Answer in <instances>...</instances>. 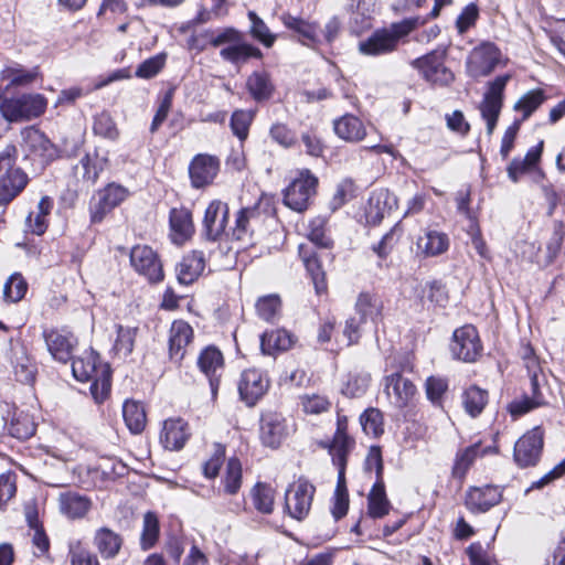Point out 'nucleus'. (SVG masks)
Returning <instances> with one entry per match:
<instances>
[{
    "mask_svg": "<svg viewBox=\"0 0 565 565\" xmlns=\"http://www.w3.org/2000/svg\"><path fill=\"white\" fill-rule=\"evenodd\" d=\"M426 22V18L415 15L376 29L370 36L359 42V52L367 56L392 54L397 51L401 44L407 42L411 33Z\"/></svg>",
    "mask_w": 565,
    "mask_h": 565,
    "instance_id": "nucleus-1",
    "label": "nucleus"
},
{
    "mask_svg": "<svg viewBox=\"0 0 565 565\" xmlns=\"http://www.w3.org/2000/svg\"><path fill=\"white\" fill-rule=\"evenodd\" d=\"M72 372L79 382H92L90 394L96 403L107 399L111 388V370L100 361L99 355L90 350L73 360Z\"/></svg>",
    "mask_w": 565,
    "mask_h": 565,
    "instance_id": "nucleus-2",
    "label": "nucleus"
},
{
    "mask_svg": "<svg viewBox=\"0 0 565 565\" xmlns=\"http://www.w3.org/2000/svg\"><path fill=\"white\" fill-rule=\"evenodd\" d=\"M17 148L7 146L0 152V206L11 203L25 189L29 175L15 166Z\"/></svg>",
    "mask_w": 565,
    "mask_h": 565,
    "instance_id": "nucleus-3",
    "label": "nucleus"
},
{
    "mask_svg": "<svg viewBox=\"0 0 565 565\" xmlns=\"http://www.w3.org/2000/svg\"><path fill=\"white\" fill-rule=\"evenodd\" d=\"M209 43L213 47L223 46L220 51V56L235 65L244 64L252 57H262L260 50L247 43L242 33L233 28L211 33Z\"/></svg>",
    "mask_w": 565,
    "mask_h": 565,
    "instance_id": "nucleus-4",
    "label": "nucleus"
},
{
    "mask_svg": "<svg viewBox=\"0 0 565 565\" xmlns=\"http://www.w3.org/2000/svg\"><path fill=\"white\" fill-rule=\"evenodd\" d=\"M46 108V100L40 94H23L6 97L0 102V114L9 122L30 120L39 117Z\"/></svg>",
    "mask_w": 565,
    "mask_h": 565,
    "instance_id": "nucleus-5",
    "label": "nucleus"
},
{
    "mask_svg": "<svg viewBox=\"0 0 565 565\" xmlns=\"http://www.w3.org/2000/svg\"><path fill=\"white\" fill-rule=\"evenodd\" d=\"M511 76L509 74L501 75L490 82L484 93L483 99L479 106L482 119L487 124L488 135H492L503 105V92Z\"/></svg>",
    "mask_w": 565,
    "mask_h": 565,
    "instance_id": "nucleus-6",
    "label": "nucleus"
},
{
    "mask_svg": "<svg viewBox=\"0 0 565 565\" xmlns=\"http://www.w3.org/2000/svg\"><path fill=\"white\" fill-rule=\"evenodd\" d=\"M502 63V53L492 42H482L473 47L467 58V73L479 78L490 75Z\"/></svg>",
    "mask_w": 565,
    "mask_h": 565,
    "instance_id": "nucleus-7",
    "label": "nucleus"
},
{
    "mask_svg": "<svg viewBox=\"0 0 565 565\" xmlns=\"http://www.w3.org/2000/svg\"><path fill=\"white\" fill-rule=\"evenodd\" d=\"M315 491L313 484L302 478L290 484L285 494V508L288 514L298 521L303 520L311 509Z\"/></svg>",
    "mask_w": 565,
    "mask_h": 565,
    "instance_id": "nucleus-8",
    "label": "nucleus"
},
{
    "mask_svg": "<svg viewBox=\"0 0 565 565\" xmlns=\"http://www.w3.org/2000/svg\"><path fill=\"white\" fill-rule=\"evenodd\" d=\"M450 351L455 359L475 362L482 353V344L477 329L471 324L458 328L452 333Z\"/></svg>",
    "mask_w": 565,
    "mask_h": 565,
    "instance_id": "nucleus-9",
    "label": "nucleus"
},
{
    "mask_svg": "<svg viewBox=\"0 0 565 565\" xmlns=\"http://www.w3.org/2000/svg\"><path fill=\"white\" fill-rule=\"evenodd\" d=\"M129 191L115 182L98 190L90 200L89 213L93 223H100L105 216L124 202Z\"/></svg>",
    "mask_w": 565,
    "mask_h": 565,
    "instance_id": "nucleus-10",
    "label": "nucleus"
},
{
    "mask_svg": "<svg viewBox=\"0 0 565 565\" xmlns=\"http://www.w3.org/2000/svg\"><path fill=\"white\" fill-rule=\"evenodd\" d=\"M318 179L308 170L300 172L285 190L284 202L287 206L297 212L308 207L310 199L315 195Z\"/></svg>",
    "mask_w": 565,
    "mask_h": 565,
    "instance_id": "nucleus-11",
    "label": "nucleus"
},
{
    "mask_svg": "<svg viewBox=\"0 0 565 565\" xmlns=\"http://www.w3.org/2000/svg\"><path fill=\"white\" fill-rule=\"evenodd\" d=\"M445 51H433L429 54L413 61L423 77L436 85H448L454 81L452 72L445 66Z\"/></svg>",
    "mask_w": 565,
    "mask_h": 565,
    "instance_id": "nucleus-12",
    "label": "nucleus"
},
{
    "mask_svg": "<svg viewBox=\"0 0 565 565\" xmlns=\"http://www.w3.org/2000/svg\"><path fill=\"white\" fill-rule=\"evenodd\" d=\"M130 264L134 269L150 282L163 280L164 274L157 253L147 245H136L130 250Z\"/></svg>",
    "mask_w": 565,
    "mask_h": 565,
    "instance_id": "nucleus-13",
    "label": "nucleus"
},
{
    "mask_svg": "<svg viewBox=\"0 0 565 565\" xmlns=\"http://www.w3.org/2000/svg\"><path fill=\"white\" fill-rule=\"evenodd\" d=\"M543 431L535 427L525 433L514 445V461L521 468L535 466L543 449Z\"/></svg>",
    "mask_w": 565,
    "mask_h": 565,
    "instance_id": "nucleus-14",
    "label": "nucleus"
},
{
    "mask_svg": "<svg viewBox=\"0 0 565 565\" xmlns=\"http://www.w3.org/2000/svg\"><path fill=\"white\" fill-rule=\"evenodd\" d=\"M268 387L269 380L260 370L252 367L243 371L238 382V392L247 406H254Z\"/></svg>",
    "mask_w": 565,
    "mask_h": 565,
    "instance_id": "nucleus-15",
    "label": "nucleus"
},
{
    "mask_svg": "<svg viewBox=\"0 0 565 565\" xmlns=\"http://www.w3.org/2000/svg\"><path fill=\"white\" fill-rule=\"evenodd\" d=\"M43 338L54 360L66 363L72 359L77 345V339L72 332L64 329L44 330Z\"/></svg>",
    "mask_w": 565,
    "mask_h": 565,
    "instance_id": "nucleus-16",
    "label": "nucleus"
},
{
    "mask_svg": "<svg viewBox=\"0 0 565 565\" xmlns=\"http://www.w3.org/2000/svg\"><path fill=\"white\" fill-rule=\"evenodd\" d=\"M220 170V160L217 157L199 153L189 166V175L193 188L200 189L213 182Z\"/></svg>",
    "mask_w": 565,
    "mask_h": 565,
    "instance_id": "nucleus-17",
    "label": "nucleus"
},
{
    "mask_svg": "<svg viewBox=\"0 0 565 565\" xmlns=\"http://www.w3.org/2000/svg\"><path fill=\"white\" fill-rule=\"evenodd\" d=\"M280 20L282 24L297 36V40L301 44L309 47H316L322 44L320 26L317 22L305 20L290 13H282Z\"/></svg>",
    "mask_w": 565,
    "mask_h": 565,
    "instance_id": "nucleus-18",
    "label": "nucleus"
},
{
    "mask_svg": "<svg viewBox=\"0 0 565 565\" xmlns=\"http://www.w3.org/2000/svg\"><path fill=\"white\" fill-rule=\"evenodd\" d=\"M228 221V206L226 203L214 200L205 210L204 215V234L210 241H217L223 235H227L226 232Z\"/></svg>",
    "mask_w": 565,
    "mask_h": 565,
    "instance_id": "nucleus-19",
    "label": "nucleus"
},
{
    "mask_svg": "<svg viewBox=\"0 0 565 565\" xmlns=\"http://www.w3.org/2000/svg\"><path fill=\"white\" fill-rule=\"evenodd\" d=\"M352 440L342 430L341 423L339 422L338 430L334 436L333 443L330 447V455L332 456L333 463L338 467V483L334 493L348 494L345 486V467H347V455Z\"/></svg>",
    "mask_w": 565,
    "mask_h": 565,
    "instance_id": "nucleus-20",
    "label": "nucleus"
},
{
    "mask_svg": "<svg viewBox=\"0 0 565 565\" xmlns=\"http://www.w3.org/2000/svg\"><path fill=\"white\" fill-rule=\"evenodd\" d=\"M502 500V490L497 486L472 487L467 491L466 505L475 513H483Z\"/></svg>",
    "mask_w": 565,
    "mask_h": 565,
    "instance_id": "nucleus-21",
    "label": "nucleus"
},
{
    "mask_svg": "<svg viewBox=\"0 0 565 565\" xmlns=\"http://www.w3.org/2000/svg\"><path fill=\"white\" fill-rule=\"evenodd\" d=\"M198 365L209 379L212 394L216 395L224 367L223 354L215 347H207L200 353Z\"/></svg>",
    "mask_w": 565,
    "mask_h": 565,
    "instance_id": "nucleus-22",
    "label": "nucleus"
},
{
    "mask_svg": "<svg viewBox=\"0 0 565 565\" xmlns=\"http://www.w3.org/2000/svg\"><path fill=\"white\" fill-rule=\"evenodd\" d=\"M384 386V391L391 404L398 408L406 406L416 392L413 382L401 373L387 375Z\"/></svg>",
    "mask_w": 565,
    "mask_h": 565,
    "instance_id": "nucleus-23",
    "label": "nucleus"
},
{
    "mask_svg": "<svg viewBox=\"0 0 565 565\" xmlns=\"http://www.w3.org/2000/svg\"><path fill=\"white\" fill-rule=\"evenodd\" d=\"M193 339V329L184 320H175L169 330V355L177 363L181 362L186 348Z\"/></svg>",
    "mask_w": 565,
    "mask_h": 565,
    "instance_id": "nucleus-24",
    "label": "nucleus"
},
{
    "mask_svg": "<svg viewBox=\"0 0 565 565\" xmlns=\"http://www.w3.org/2000/svg\"><path fill=\"white\" fill-rule=\"evenodd\" d=\"M190 437L189 426L182 418H168L160 433L161 445L172 451L182 449Z\"/></svg>",
    "mask_w": 565,
    "mask_h": 565,
    "instance_id": "nucleus-25",
    "label": "nucleus"
},
{
    "mask_svg": "<svg viewBox=\"0 0 565 565\" xmlns=\"http://www.w3.org/2000/svg\"><path fill=\"white\" fill-rule=\"evenodd\" d=\"M170 230L173 243L183 244L194 232L192 214L185 207H174L170 211Z\"/></svg>",
    "mask_w": 565,
    "mask_h": 565,
    "instance_id": "nucleus-26",
    "label": "nucleus"
},
{
    "mask_svg": "<svg viewBox=\"0 0 565 565\" xmlns=\"http://www.w3.org/2000/svg\"><path fill=\"white\" fill-rule=\"evenodd\" d=\"M397 204L396 196L388 190H379L372 193L369 199V206L366 210V218L369 223H380L385 213L394 209Z\"/></svg>",
    "mask_w": 565,
    "mask_h": 565,
    "instance_id": "nucleus-27",
    "label": "nucleus"
},
{
    "mask_svg": "<svg viewBox=\"0 0 565 565\" xmlns=\"http://www.w3.org/2000/svg\"><path fill=\"white\" fill-rule=\"evenodd\" d=\"M205 267V258L202 252L193 250L185 255L177 266V278L182 285L195 281Z\"/></svg>",
    "mask_w": 565,
    "mask_h": 565,
    "instance_id": "nucleus-28",
    "label": "nucleus"
},
{
    "mask_svg": "<svg viewBox=\"0 0 565 565\" xmlns=\"http://www.w3.org/2000/svg\"><path fill=\"white\" fill-rule=\"evenodd\" d=\"M333 129L339 138L350 142L361 141L366 135L361 119L350 114L335 119Z\"/></svg>",
    "mask_w": 565,
    "mask_h": 565,
    "instance_id": "nucleus-29",
    "label": "nucleus"
},
{
    "mask_svg": "<svg viewBox=\"0 0 565 565\" xmlns=\"http://www.w3.org/2000/svg\"><path fill=\"white\" fill-rule=\"evenodd\" d=\"M58 504L61 512L68 519H81L87 514L92 502L77 492L67 491L60 494Z\"/></svg>",
    "mask_w": 565,
    "mask_h": 565,
    "instance_id": "nucleus-30",
    "label": "nucleus"
},
{
    "mask_svg": "<svg viewBox=\"0 0 565 565\" xmlns=\"http://www.w3.org/2000/svg\"><path fill=\"white\" fill-rule=\"evenodd\" d=\"M449 248V237L447 234L430 230L427 231L417 241V249L425 257H435L444 254Z\"/></svg>",
    "mask_w": 565,
    "mask_h": 565,
    "instance_id": "nucleus-31",
    "label": "nucleus"
},
{
    "mask_svg": "<svg viewBox=\"0 0 565 565\" xmlns=\"http://www.w3.org/2000/svg\"><path fill=\"white\" fill-rule=\"evenodd\" d=\"M383 308L382 299L374 294L361 292L358 296L355 313L361 316V321L370 320L373 323H377L382 319Z\"/></svg>",
    "mask_w": 565,
    "mask_h": 565,
    "instance_id": "nucleus-32",
    "label": "nucleus"
},
{
    "mask_svg": "<svg viewBox=\"0 0 565 565\" xmlns=\"http://www.w3.org/2000/svg\"><path fill=\"white\" fill-rule=\"evenodd\" d=\"M53 209V201L49 196H43L38 206L36 211L29 213L25 218V232L35 235H42L47 228V216Z\"/></svg>",
    "mask_w": 565,
    "mask_h": 565,
    "instance_id": "nucleus-33",
    "label": "nucleus"
},
{
    "mask_svg": "<svg viewBox=\"0 0 565 565\" xmlns=\"http://www.w3.org/2000/svg\"><path fill=\"white\" fill-rule=\"evenodd\" d=\"M246 87L253 99L258 103L268 100L275 90L270 76L266 72H253L246 81Z\"/></svg>",
    "mask_w": 565,
    "mask_h": 565,
    "instance_id": "nucleus-34",
    "label": "nucleus"
},
{
    "mask_svg": "<svg viewBox=\"0 0 565 565\" xmlns=\"http://www.w3.org/2000/svg\"><path fill=\"white\" fill-rule=\"evenodd\" d=\"M107 164V159L100 157L97 152L87 153L79 161V167L76 168V173H82V179L88 185H93L99 178L100 172L104 171Z\"/></svg>",
    "mask_w": 565,
    "mask_h": 565,
    "instance_id": "nucleus-35",
    "label": "nucleus"
},
{
    "mask_svg": "<svg viewBox=\"0 0 565 565\" xmlns=\"http://www.w3.org/2000/svg\"><path fill=\"white\" fill-rule=\"evenodd\" d=\"M12 366L17 381L25 384H30L34 381L36 366L24 348L21 347L13 350Z\"/></svg>",
    "mask_w": 565,
    "mask_h": 565,
    "instance_id": "nucleus-36",
    "label": "nucleus"
},
{
    "mask_svg": "<svg viewBox=\"0 0 565 565\" xmlns=\"http://www.w3.org/2000/svg\"><path fill=\"white\" fill-rule=\"evenodd\" d=\"M383 480H376L367 495V512L373 519H381L390 512Z\"/></svg>",
    "mask_w": 565,
    "mask_h": 565,
    "instance_id": "nucleus-37",
    "label": "nucleus"
},
{
    "mask_svg": "<svg viewBox=\"0 0 565 565\" xmlns=\"http://www.w3.org/2000/svg\"><path fill=\"white\" fill-rule=\"evenodd\" d=\"M122 416L128 429L132 434H140L147 424L143 405L134 399H127L122 406Z\"/></svg>",
    "mask_w": 565,
    "mask_h": 565,
    "instance_id": "nucleus-38",
    "label": "nucleus"
},
{
    "mask_svg": "<svg viewBox=\"0 0 565 565\" xmlns=\"http://www.w3.org/2000/svg\"><path fill=\"white\" fill-rule=\"evenodd\" d=\"M260 216L257 205L242 207L235 217V225L231 228L232 236L236 239L245 238L253 231V224Z\"/></svg>",
    "mask_w": 565,
    "mask_h": 565,
    "instance_id": "nucleus-39",
    "label": "nucleus"
},
{
    "mask_svg": "<svg viewBox=\"0 0 565 565\" xmlns=\"http://www.w3.org/2000/svg\"><path fill=\"white\" fill-rule=\"evenodd\" d=\"M94 543L104 558L115 557L121 547V537L114 531L102 527L94 537Z\"/></svg>",
    "mask_w": 565,
    "mask_h": 565,
    "instance_id": "nucleus-40",
    "label": "nucleus"
},
{
    "mask_svg": "<svg viewBox=\"0 0 565 565\" xmlns=\"http://www.w3.org/2000/svg\"><path fill=\"white\" fill-rule=\"evenodd\" d=\"M24 139L32 153L46 161L56 157L55 147L40 130H26Z\"/></svg>",
    "mask_w": 565,
    "mask_h": 565,
    "instance_id": "nucleus-41",
    "label": "nucleus"
},
{
    "mask_svg": "<svg viewBox=\"0 0 565 565\" xmlns=\"http://www.w3.org/2000/svg\"><path fill=\"white\" fill-rule=\"evenodd\" d=\"M370 382V373L354 370L347 375L341 387V393L348 397H360L367 391Z\"/></svg>",
    "mask_w": 565,
    "mask_h": 565,
    "instance_id": "nucleus-42",
    "label": "nucleus"
},
{
    "mask_svg": "<svg viewBox=\"0 0 565 565\" xmlns=\"http://www.w3.org/2000/svg\"><path fill=\"white\" fill-rule=\"evenodd\" d=\"M292 343V335L286 330L265 332L260 338V348L265 354H271L275 350L286 351Z\"/></svg>",
    "mask_w": 565,
    "mask_h": 565,
    "instance_id": "nucleus-43",
    "label": "nucleus"
},
{
    "mask_svg": "<svg viewBox=\"0 0 565 565\" xmlns=\"http://www.w3.org/2000/svg\"><path fill=\"white\" fill-rule=\"evenodd\" d=\"M487 403L488 392L478 386H470L462 394V405L471 417L479 416Z\"/></svg>",
    "mask_w": 565,
    "mask_h": 565,
    "instance_id": "nucleus-44",
    "label": "nucleus"
},
{
    "mask_svg": "<svg viewBox=\"0 0 565 565\" xmlns=\"http://www.w3.org/2000/svg\"><path fill=\"white\" fill-rule=\"evenodd\" d=\"M250 495L253 505L258 512L270 514L274 511L275 490L270 486L258 482Z\"/></svg>",
    "mask_w": 565,
    "mask_h": 565,
    "instance_id": "nucleus-45",
    "label": "nucleus"
},
{
    "mask_svg": "<svg viewBox=\"0 0 565 565\" xmlns=\"http://www.w3.org/2000/svg\"><path fill=\"white\" fill-rule=\"evenodd\" d=\"M284 436V426L278 419L267 417L260 424V440L270 448H276L280 445Z\"/></svg>",
    "mask_w": 565,
    "mask_h": 565,
    "instance_id": "nucleus-46",
    "label": "nucleus"
},
{
    "mask_svg": "<svg viewBox=\"0 0 565 565\" xmlns=\"http://www.w3.org/2000/svg\"><path fill=\"white\" fill-rule=\"evenodd\" d=\"M160 526L156 513L147 512L143 515L142 532L140 536V545L142 550H149L154 546L159 539Z\"/></svg>",
    "mask_w": 565,
    "mask_h": 565,
    "instance_id": "nucleus-47",
    "label": "nucleus"
},
{
    "mask_svg": "<svg viewBox=\"0 0 565 565\" xmlns=\"http://www.w3.org/2000/svg\"><path fill=\"white\" fill-rule=\"evenodd\" d=\"M35 429L36 426L31 416L21 412L14 414L9 427V433L12 437L18 439H26L34 435Z\"/></svg>",
    "mask_w": 565,
    "mask_h": 565,
    "instance_id": "nucleus-48",
    "label": "nucleus"
},
{
    "mask_svg": "<svg viewBox=\"0 0 565 565\" xmlns=\"http://www.w3.org/2000/svg\"><path fill=\"white\" fill-rule=\"evenodd\" d=\"M331 401L321 394H305L300 396V406L307 415H320L327 413L331 408Z\"/></svg>",
    "mask_w": 565,
    "mask_h": 565,
    "instance_id": "nucleus-49",
    "label": "nucleus"
},
{
    "mask_svg": "<svg viewBox=\"0 0 565 565\" xmlns=\"http://www.w3.org/2000/svg\"><path fill=\"white\" fill-rule=\"evenodd\" d=\"M224 491L227 494H236L242 486V465L237 458H230L223 478Z\"/></svg>",
    "mask_w": 565,
    "mask_h": 565,
    "instance_id": "nucleus-50",
    "label": "nucleus"
},
{
    "mask_svg": "<svg viewBox=\"0 0 565 565\" xmlns=\"http://www.w3.org/2000/svg\"><path fill=\"white\" fill-rule=\"evenodd\" d=\"M545 100L542 89H533L524 94L514 105L516 111L523 113V119L529 118Z\"/></svg>",
    "mask_w": 565,
    "mask_h": 565,
    "instance_id": "nucleus-51",
    "label": "nucleus"
},
{
    "mask_svg": "<svg viewBox=\"0 0 565 565\" xmlns=\"http://www.w3.org/2000/svg\"><path fill=\"white\" fill-rule=\"evenodd\" d=\"M303 263L307 271L309 273L317 295H322L327 291L328 285L326 273L322 269L321 263L316 256L303 257Z\"/></svg>",
    "mask_w": 565,
    "mask_h": 565,
    "instance_id": "nucleus-52",
    "label": "nucleus"
},
{
    "mask_svg": "<svg viewBox=\"0 0 565 565\" xmlns=\"http://www.w3.org/2000/svg\"><path fill=\"white\" fill-rule=\"evenodd\" d=\"M28 290V284L21 274H12L3 287V297L7 301H20Z\"/></svg>",
    "mask_w": 565,
    "mask_h": 565,
    "instance_id": "nucleus-53",
    "label": "nucleus"
},
{
    "mask_svg": "<svg viewBox=\"0 0 565 565\" xmlns=\"http://www.w3.org/2000/svg\"><path fill=\"white\" fill-rule=\"evenodd\" d=\"M136 328L117 327V338L114 344L115 352L120 356L129 355L134 350Z\"/></svg>",
    "mask_w": 565,
    "mask_h": 565,
    "instance_id": "nucleus-54",
    "label": "nucleus"
},
{
    "mask_svg": "<svg viewBox=\"0 0 565 565\" xmlns=\"http://www.w3.org/2000/svg\"><path fill=\"white\" fill-rule=\"evenodd\" d=\"M479 445L475 444L472 446L467 447L465 450L457 455L452 475L456 478H463L470 466L473 463L475 459L479 455Z\"/></svg>",
    "mask_w": 565,
    "mask_h": 565,
    "instance_id": "nucleus-55",
    "label": "nucleus"
},
{
    "mask_svg": "<svg viewBox=\"0 0 565 565\" xmlns=\"http://www.w3.org/2000/svg\"><path fill=\"white\" fill-rule=\"evenodd\" d=\"M365 434L377 437L383 433V415L376 408L366 409L360 417Z\"/></svg>",
    "mask_w": 565,
    "mask_h": 565,
    "instance_id": "nucleus-56",
    "label": "nucleus"
},
{
    "mask_svg": "<svg viewBox=\"0 0 565 565\" xmlns=\"http://www.w3.org/2000/svg\"><path fill=\"white\" fill-rule=\"evenodd\" d=\"M280 310V299L278 296L268 295L260 297L256 302V311L259 318L265 321H273Z\"/></svg>",
    "mask_w": 565,
    "mask_h": 565,
    "instance_id": "nucleus-57",
    "label": "nucleus"
},
{
    "mask_svg": "<svg viewBox=\"0 0 565 565\" xmlns=\"http://www.w3.org/2000/svg\"><path fill=\"white\" fill-rule=\"evenodd\" d=\"M167 61L166 53H159L143 61L136 70V76L139 78H152L164 66Z\"/></svg>",
    "mask_w": 565,
    "mask_h": 565,
    "instance_id": "nucleus-58",
    "label": "nucleus"
},
{
    "mask_svg": "<svg viewBox=\"0 0 565 565\" xmlns=\"http://www.w3.org/2000/svg\"><path fill=\"white\" fill-rule=\"evenodd\" d=\"M68 550L72 565H99L96 556L87 551L79 540L71 541Z\"/></svg>",
    "mask_w": 565,
    "mask_h": 565,
    "instance_id": "nucleus-59",
    "label": "nucleus"
},
{
    "mask_svg": "<svg viewBox=\"0 0 565 565\" xmlns=\"http://www.w3.org/2000/svg\"><path fill=\"white\" fill-rule=\"evenodd\" d=\"M252 120V111L242 109L235 110L231 117V128L233 134L241 140L246 139Z\"/></svg>",
    "mask_w": 565,
    "mask_h": 565,
    "instance_id": "nucleus-60",
    "label": "nucleus"
},
{
    "mask_svg": "<svg viewBox=\"0 0 565 565\" xmlns=\"http://www.w3.org/2000/svg\"><path fill=\"white\" fill-rule=\"evenodd\" d=\"M269 136L284 148H291L297 142L296 134L282 122H275L269 129Z\"/></svg>",
    "mask_w": 565,
    "mask_h": 565,
    "instance_id": "nucleus-61",
    "label": "nucleus"
},
{
    "mask_svg": "<svg viewBox=\"0 0 565 565\" xmlns=\"http://www.w3.org/2000/svg\"><path fill=\"white\" fill-rule=\"evenodd\" d=\"M36 76L35 72L25 71L20 65L7 66L1 72V78L9 81L11 85H25L31 83Z\"/></svg>",
    "mask_w": 565,
    "mask_h": 565,
    "instance_id": "nucleus-62",
    "label": "nucleus"
},
{
    "mask_svg": "<svg viewBox=\"0 0 565 565\" xmlns=\"http://www.w3.org/2000/svg\"><path fill=\"white\" fill-rule=\"evenodd\" d=\"M543 404H544L543 397L522 396L521 398H516V399L512 401L509 404L508 409H509L511 416L516 418V417H520Z\"/></svg>",
    "mask_w": 565,
    "mask_h": 565,
    "instance_id": "nucleus-63",
    "label": "nucleus"
},
{
    "mask_svg": "<svg viewBox=\"0 0 565 565\" xmlns=\"http://www.w3.org/2000/svg\"><path fill=\"white\" fill-rule=\"evenodd\" d=\"M248 17L252 22V35L265 46L270 47L274 44L276 36L270 33L268 26L260 18L257 17L256 13L249 12Z\"/></svg>",
    "mask_w": 565,
    "mask_h": 565,
    "instance_id": "nucleus-64",
    "label": "nucleus"
}]
</instances>
